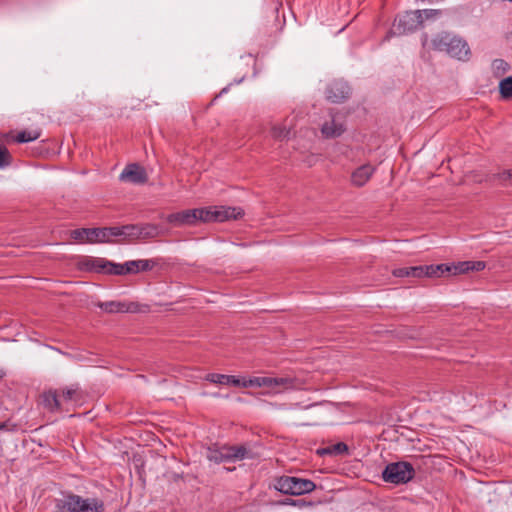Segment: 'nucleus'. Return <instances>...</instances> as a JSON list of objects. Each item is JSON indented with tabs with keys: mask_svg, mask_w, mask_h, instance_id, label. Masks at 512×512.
Segmentation results:
<instances>
[{
	"mask_svg": "<svg viewBox=\"0 0 512 512\" xmlns=\"http://www.w3.org/2000/svg\"><path fill=\"white\" fill-rule=\"evenodd\" d=\"M427 270L429 271V278L439 277L443 275L445 272L452 273V266H448L445 264L427 265Z\"/></svg>",
	"mask_w": 512,
	"mask_h": 512,
	"instance_id": "nucleus-27",
	"label": "nucleus"
},
{
	"mask_svg": "<svg viewBox=\"0 0 512 512\" xmlns=\"http://www.w3.org/2000/svg\"><path fill=\"white\" fill-rule=\"evenodd\" d=\"M274 488L282 494L300 496L314 491L316 484L310 479L283 475L275 479Z\"/></svg>",
	"mask_w": 512,
	"mask_h": 512,
	"instance_id": "nucleus-3",
	"label": "nucleus"
},
{
	"mask_svg": "<svg viewBox=\"0 0 512 512\" xmlns=\"http://www.w3.org/2000/svg\"><path fill=\"white\" fill-rule=\"evenodd\" d=\"M499 91L503 99H510L512 97V76L500 81Z\"/></svg>",
	"mask_w": 512,
	"mask_h": 512,
	"instance_id": "nucleus-26",
	"label": "nucleus"
},
{
	"mask_svg": "<svg viewBox=\"0 0 512 512\" xmlns=\"http://www.w3.org/2000/svg\"><path fill=\"white\" fill-rule=\"evenodd\" d=\"M5 376V372L2 368H0V379H2Z\"/></svg>",
	"mask_w": 512,
	"mask_h": 512,
	"instance_id": "nucleus-43",
	"label": "nucleus"
},
{
	"mask_svg": "<svg viewBox=\"0 0 512 512\" xmlns=\"http://www.w3.org/2000/svg\"><path fill=\"white\" fill-rule=\"evenodd\" d=\"M428 43V35L427 34H423L422 36V45L425 47Z\"/></svg>",
	"mask_w": 512,
	"mask_h": 512,
	"instance_id": "nucleus-42",
	"label": "nucleus"
},
{
	"mask_svg": "<svg viewBox=\"0 0 512 512\" xmlns=\"http://www.w3.org/2000/svg\"><path fill=\"white\" fill-rule=\"evenodd\" d=\"M162 233L160 226L152 223L138 224V240H148L160 236Z\"/></svg>",
	"mask_w": 512,
	"mask_h": 512,
	"instance_id": "nucleus-18",
	"label": "nucleus"
},
{
	"mask_svg": "<svg viewBox=\"0 0 512 512\" xmlns=\"http://www.w3.org/2000/svg\"><path fill=\"white\" fill-rule=\"evenodd\" d=\"M294 379L289 377H273V392L281 393L284 390L294 388Z\"/></svg>",
	"mask_w": 512,
	"mask_h": 512,
	"instance_id": "nucleus-22",
	"label": "nucleus"
},
{
	"mask_svg": "<svg viewBox=\"0 0 512 512\" xmlns=\"http://www.w3.org/2000/svg\"><path fill=\"white\" fill-rule=\"evenodd\" d=\"M62 397L65 401L78 402L81 400V391L77 385H72L62 390Z\"/></svg>",
	"mask_w": 512,
	"mask_h": 512,
	"instance_id": "nucleus-24",
	"label": "nucleus"
},
{
	"mask_svg": "<svg viewBox=\"0 0 512 512\" xmlns=\"http://www.w3.org/2000/svg\"><path fill=\"white\" fill-rule=\"evenodd\" d=\"M106 259L99 257H84L79 262V268L83 271L105 273Z\"/></svg>",
	"mask_w": 512,
	"mask_h": 512,
	"instance_id": "nucleus-14",
	"label": "nucleus"
},
{
	"mask_svg": "<svg viewBox=\"0 0 512 512\" xmlns=\"http://www.w3.org/2000/svg\"><path fill=\"white\" fill-rule=\"evenodd\" d=\"M271 135L276 140H284L289 137L290 129L285 125H275L271 129Z\"/></svg>",
	"mask_w": 512,
	"mask_h": 512,
	"instance_id": "nucleus-29",
	"label": "nucleus"
},
{
	"mask_svg": "<svg viewBox=\"0 0 512 512\" xmlns=\"http://www.w3.org/2000/svg\"><path fill=\"white\" fill-rule=\"evenodd\" d=\"M41 136L39 129L23 130L17 133L15 141L18 143H28L37 140Z\"/></svg>",
	"mask_w": 512,
	"mask_h": 512,
	"instance_id": "nucleus-23",
	"label": "nucleus"
},
{
	"mask_svg": "<svg viewBox=\"0 0 512 512\" xmlns=\"http://www.w3.org/2000/svg\"><path fill=\"white\" fill-rule=\"evenodd\" d=\"M493 66L497 70L506 71L508 64L502 59H496L493 62Z\"/></svg>",
	"mask_w": 512,
	"mask_h": 512,
	"instance_id": "nucleus-38",
	"label": "nucleus"
},
{
	"mask_svg": "<svg viewBox=\"0 0 512 512\" xmlns=\"http://www.w3.org/2000/svg\"><path fill=\"white\" fill-rule=\"evenodd\" d=\"M243 214V210L239 207L210 206L171 213L166 217V221L176 227H180L184 225H194L198 221L223 222L238 219Z\"/></svg>",
	"mask_w": 512,
	"mask_h": 512,
	"instance_id": "nucleus-1",
	"label": "nucleus"
},
{
	"mask_svg": "<svg viewBox=\"0 0 512 512\" xmlns=\"http://www.w3.org/2000/svg\"><path fill=\"white\" fill-rule=\"evenodd\" d=\"M262 377H252L247 380H241V387H262Z\"/></svg>",
	"mask_w": 512,
	"mask_h": 512,
	"instance_id": "nucleus-34",
	"label": "nucleus"
},
{
	"mask_svg": "<svg viewBox=\"0 0 512 512\" xmlns=\"http://www.w3.org/2000/svg\"><path fill=\"white\" fill-rule=\"evenodd\" d=\"M471 265L472 261L459 262L458 264L452 266V274L457 275L467 273L471 271Z\"/></svg>",
	"mask_w": 512,
	"mask_h": 512,
	"instance_id": "nucleus-31",
	"label": "nucleus"
},
{
	"mask_svg": "<svg viewBox=\"0 0 512 512\" xmlns=\"http://www.w3.org/2000/svg\"><path fill=\"white\" fill-rule=\"evenodd\" d=\"M452 35L449 32H440L431 40V48L439 52H447L449 42L452 41Z\"/></svg>",
	"mask_w": 512,
	"mask_h": 512,
	"instance_id": "nucleus-19",
	"label": "nucleus"
},
{
	"mask_svg": "<svg viewBox=\"0 0 512 512\" xmlns=\"http://www.w3.org/2000/svg\"><path fill=\"white\" fill-rule=\"evenodd\" d=\"M209 459L216 463L229 462L226 445L221 447L220 450L211 451Z\"/></svg>",
	"mask_w": 512,
	"mask_h": 512,
	"instance_id": "nucleus-30",
	"label": "nucleus"
},
{
	"mask_svg": "<svg viewBox=\"0 0 512 512\" xmlns=\"http://www.w3.org/2000/svg\"><path fill=\"white\" fill-rule=\"evenodd\" d=\"M421 12H422L423 21L430 20V19H436L442 15L441 9H424V10H421Z\"/></svg>",
	"mask_w": 512,
	"mask_h": 512,
	"instance_id": "nucleus-33",
	"label": "nucleus"
},
{
	"mask_svg": "<svg viewBox=\"0 0 512 512\" xmlns=\"http://www.w3.org/2000/svg\"><path fill=\"white\" fill-rule=\"evenodd\" d=\"M227 91H228V87H225V88L222 89L221 94L222 93H226Z\"/></svg>",
	"mask_w": 512,
	"mask_h": 512,
	"instance_id": "nucleus-44",
	"label": "nucleus"
},
{
	"mask_svg": "<svg viewBox=\"0 0 512 512\" xmlns=\"http://www.w3.org/2000/svg\"><path fill=\"white\" fill-rule=\"evenodd\" d=\"M105 274L109 275H126L129 274L128 271H126V266L124 264H117L111 261H106V270Z\"/></svg>",
	"mask_w": 512,
	"mask_h": 512,
	"instance_id": "nucleus-25",
	"label": "nucleus"
},
{
	"mask_svg": "<svg viewBox=\"0 0 512 512\" xmlns=\"http://www.w3.org/2000/svg\"><path fill=\"white\" fill-rule=\"evenodd\" d=\"M4 430H5V431L10 430V429L8 428V424H7L6 422H4V423H1V424H0V431H4Z\"/></svg>",
	"mask_w": 512,
	"mask_h": 512,
	"instance_id": "nucleus-41",
	"label": "nucleus"
},
{
	"mask_svg": "<svg viewBox=\"0 0 512 512\" xmlns=\"http://www.w3.org/2000/svg\"><path fill=\"white\" fill-rule=\"evenodd\" d=\"M348 452V446L344 442H338L326 447L319 448L317 454L320 456H339Z\"/></svg>",
	"mask_w": 512,
	"mask_h": 512,
	"instance_id": "nucleus-21",
	"label": "nucleus"
},
{
	"mask_svg": "<svg viewBox=\"0 0 512 512\" xmlns=\"http://www.w3.org/2000/svg\"><path fill=\"white\" fill-rule=\"evenodd\" d=\"M410 267H401L393 270V275L395 277H411Z\"/></svg>",
	"mask_w": 512,
	"mask_h": 512,
	"instance_id": "nucleus-36",
	"label": "nucleus"
},
{
	"mask_svg": "<svg viewBox=\"0 0 512 512\" xmlns=\"http://www.w3.org/2000/svg\"><path fill=\"white\" fill-rule=\"evenodd\" d=\"M156 265L157 261L154 259H139L125 262L126 271H128L129 274L150 271Z\"/></svg>",
	"mask_w": 512,
	"mask_h": 512,
	"instance_id": "nucleus-15",
	"label": "nucleus"
},
{
	"mask_svg": "<svg viewBox=\"0 0 512 512\" xmlns=\"http://www.w3.org/2000/svg\"><path fill=\"white\" fill-rule=\"evenodd\" d=\"M42 402L44 407L50 412H57L61 409V403L57 391H47L42 395Z\"/></svg>",
	"mask_w": 512,
	"mask_h": 512,
	"instance_id": "nucleus-20",
	"label": "nucleus"
},
{
	"mask_svg": "<svg viewBox=\"0 0 512 512\" xmlns=\"http://www.w3.org/2000/svg\"><path fill=\"white\" fill-rule=\"evenodd\" d=\"M423 23L421 10L406 11L398 16L393 24V33L402 35L415 31Z\"/></svg>",
	"mask_w": 512,
	"mask_h": 512,
	"instance_id": "nucleus-6",
	"label": "nucleus"
},
{
	"mask_svg": "<svg viewBox=\"0 0 512 512\" xmlns=\"http://www.w3.org/2000/svg\"><path fill=\"white\" fill-rule=\"evenodd\" d=\"M376 168L371 164H364L351 174V184L355 187H363L373 176Z\"/></svg>",
	"mask_w": 512,
	"mask_h": 512,
	"instance_id": "nucleus-12",
	"label": "nucleus"
},
{
	"mask_svg": "<svg viewBox=\"0 0 512 512\" xmlns=\"http://www.w3.org/2000/svg\"><path fill=\"white\" fill-rule=\"evenodd\" d=\"M330 120L322 124L320 130L324 138L340 137L346 130L345 124L338 113L329 111Z\"/></svg>",
	"mask_w": 512,
	"mask_h": 512,
	"instance_id": "nucleus-7",
	"label": "nucleus"
},
{
	"mask_svg": "<svg viewBox=\"0 0 512 512\" xmlns=\"http://www.w3.org/2000/svg\"><path fill=\"white\" fill-rule=\"evenodd\" d=\"M282 505H291V506H303L305 504L302 500H294L291 498H286L280 502Z\"/></svg>",
	"mask_w": 512,
	"mask_h": 512,
	"instance_id": "nucleus-37",
	"label": "nucleus"
},
{
	"mask_svg": "<svg viewBox=\"0 0 512 512\" xmlns=\"http://www.w3.org/2000/svg\"><path fill=\"white\" fill-rule=\"evenodd\" d=\"M485 266V262L483 261H472L471 271H481Z\"/></svg>",
	"mask_w": 512,
	"mask_h": 512,
	"instance_id": "nucleus-39",
	"label": "nucleus"
},
{
	"mask_svg": "<svg viewBox=\"0 0 512 512\" xmlns=\"http://www.w3.org/2000/svg\"><path fill=\"white\" fill-rule=\"evenodd\" d=\"M120 180L128 181L134 184H143L147 181V174L143 167L138 164H129L121 172Z\"/></svg>",
	"mask_w": 512,
	"mask_h": 512,
	"instance_id": "nucleus-11",
	"label": "nucleus"
},
{
	"mask_svg": "<svg viewBox=\"0 0 512 512\" xmlns=\"http://www.w3.org/2000/svg\"><path fill=\"white\" fill-rule=\"evenodd\" d=\"M497 178L502 183L509 182L510 184H512V168L509 170H504L503 172L497 174Z\"/></svg>",
	"mask_w": 512,
	"mask_h": 512,
	"instance_id": "nucleus-35",
	"label": "nucleus"
},
{
	"mask_svg": "<svg viewBox=\"0 0 512 512\" xmlns=\"http://www.w3.org/2000/svg\"><path fill=\"white\" fill-rule=\"evenodd\" d=\"M262 387H268L273 391V377H262Z\"/></svg>",
	"mask_w": 512,
	"mask_h": 512,
	"instance_id": "nucleus-40",
	"label": "nucleus"
},
{
	"mask_svg": "<svg viewBox=\"0 0 512 512\" xmlns=\"http://www.w3.org/2000/svg\"><path fill=\"white\" fill-rule=\"evenodd\" d=\"M110 227L79 228L72 230L70 236L78 243H109L111 242Z\"/></svg>",
	"mask_w": 512,
	"mask_h": 512,
	"instance_id": "nucleus-5",
	"label": "nucleus"
},
{
	"mask_svg": "<svg viewBox=\"0 0 512 512\" xmlns=\"http://www.w3.org/2000/svg\"><path fill=\"white\" fill-rule=\"evenodd\" d=\"M350 87L343 81H333L326 88V98L333 103H341L349 97Z\"/></svg>",
	"mask_w": 512,
	"mask_h": 512,
	"instance_id": "nucleus-8",
	"label": "nucleus"
},
{
	"mask_svg": "<svg viewBox=\"0 0 512 512\" xmlns=\"http://www.w3.org/2000/svg\"><path fill=\"white\" fill-rule=\"evenodd\" d=\"M205 380L214 384L241 386V379L233 375L209 373L205 376Z\"/></svg>",
	"mask_w": 512,
	"mask_h": 512,
	"instance_id": "nucleus-17",
	"label": "nucleus"
},
{
	"mask_svg": "<svg viewBox=\"0 0 512 512\" xmlns=\"http://www.w3.org/2000/svg\"><path fill=\"white\" fill-rule=\"evenodd\" d=\"M411 277L413 278H422V277H429V271L427 270L426 266H411Z\"/></svg>",
	"mask_w": 512,
	"mask_h": 512,
	"instance_id": "nucleus-32",
	"label": "nucleus"
},
{
	"mask_svg": "<svg viewBox=\"0 0 512 512\" xmlns=\"http://www.w3.org/2000/svg\"><path fill=\"white\" fill-rule=\"evenodd\" d=\"M110 235L113 237H121L124 240H138V224H127L123 226L110 227Z\"/></svg>",
	"mask_w": 512,
	"mask_h": 512,
	"instance_id": "nucleus-13",
	"label": "nucleus"
},
{
	"mask_svg": "<svg viewBox=\"0 0 512 512\" xmlns=\"http://www.w3.org/2000/svg\"><path fill=\"white\" fill-rule=\"evenodd\" d=\"M97 306L106 313H135L139 311V305L135 302L106 301L99 302Z\"/></svg>",
	"mask_w": 512,
	"mask_h": 512,
	"instance_id": "nucleus-9",
	"label": "nucleus"
},
{
	"mask_svg": "<svg viewBox=\"0 0 512 512\" xmlns=\"http://www.w3.org/2000/svg\"><path fill=\"white\" fill-rule=\"evenodd\" d=\"M226 450L230 461L254 458V454L252 453V451L245 445H226Z\"/></svg>",
	"mask_w": 512,
	"mask_h": 512,
	"instance_id": "nucleus-16",
	"label": "nucleus"
},
{
	"mask_svg": "<svg viewBox=\"0 0 512 512\" xmlns=\"http://www.w3.org/2000/svg\"><path fill=\"white\" fill-rule=\"evenodd\" d=\"M12 163V156L5 146V144L0 140V169H3Z\"/></svg>",
	"mask_w": 512,
	"mask_h": 512,
	"instance_id": "nucleus-28",
	"label": "nucleus"
},
{
	"mask_svg": "<svg viewBox=\"0 0 512 512\" xmlns=\"http://www.w3.org/2000/svg\"><path fill=\"white\" fill-rule=\"evenodd\" d=\"M56 512H104V501L97 497L84 498L77 494H67L56 504Z\"/></svg>",
	"mask_w": 512,
	"mask_h": 512,
	"instance_id": "nucleus-2",
	"label": "nucleus"
},
{
	"mask_svg": "<svg viewBox=\"0 0 512 512\" xmlns=\"http://www.w3.org/2000/svg\"><path fill=\"white\" fill-rule=\"evenodd\" d=\"M446 53L458 60H468L470 56V48L464 39L459 36L452 35V41L449 42V47Z\"/></svg>",
	"mask_w": 512,
	"mask_h": 512,
	"instance_id": "nucleus-10",
	"label": "nucleus"
},
{
	"mask_svg": "<svg viewBox=\"0 0 512 512\" xmlns=\"http://www.w3.org/2000/svg\"><path fill=\"white\" fill-rule=\"evenodd\" d=\"M415 476L413 465L406 461L392 462L386 465L382 478L387 483L395 485L406 484Z\"/></svg>",
	"mask_w": 512,
	"mask_h": 512,
	"instance_id": "nucleus-4",
	"label": "nucleus"
}]
</instances>
